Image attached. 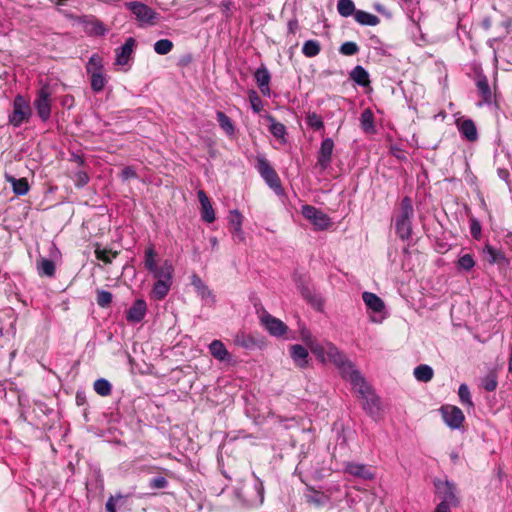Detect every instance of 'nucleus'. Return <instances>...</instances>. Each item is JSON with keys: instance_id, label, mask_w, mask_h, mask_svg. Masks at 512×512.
<instances>
[{"instance_id": "41", "label": "nucleus", "mask_w": 512, "mask_h": 512, "mask_svg": "<svg viewBox=\"0 0 512 512\" xmlns=\"http://www.w3.org/2000/svg\"><path fill=\"white\" fill-rule=\"evenodd\" d=\"M145 268L151 273L152 271H156V252L152 245L146 248L145 250Z\"/></svg>"}, {"instance_id": "3", "label": "nucleus", "mask_w": 512, "mask_h": 512, "mask_svg": "<svg viewBox=\"0 0 512 512\" xmlns=\"http://www.w3.org/2000/svg\"><path fill=\"white\" fill-rule=\"evenodd\" d=\"M434 486L436 495L441 500L439 504H444L449 508L457 507L459 505L460 499L458 497V490L455 483L449 480L437 479L434 481Z\"/></svg>"}, {"instance_id": "4", "label": "nucleus", "mask_w": 512, "mask_h": 512, "mask_svg": "<svg viewBox=\"0 0 512 512\" xmlns=\"http://www.w3.org/2000/svg\"><path fill=\"white\" fill-rule=\"evenodd\" d=\"M257 171L261 175V177L265 180L267 185L273 189V191L277 195L283 194V188L280 182V179L276 173V171L273 169V167L270 165L268 160L263 156L257 157V164H256Z\"/></svg>"}, {"instance_id": "30", "label": "nucleus", "mask_w": 512, "mask_h": 512, "mask_svg": "<svg viewBox=\"0 0 512 512\" xmlns=\"http://www.w3.org/2000/svg\"><path fill=\"white\" fill-rule=\"evenodd\" d=\"M37 269L41 276L52 277L55 274V264L52 260L47 258L37 260Z\"/></svg>"}, {"instance_id": "22", "label": "nucleus", "mask_w": 512, "mask_h": 512, "mask_svg": "<svg viewBox=\"0 0 512 512\" xmlns=\"http://www.w3.org/2000/svg\"><path fill=\"white\" fill-rule=\"evenodd\" d=\"M174 268L170 261L165 260L160 267H156V271H152V275L157 280L172 282Z\"/></svg>"}, {"instance_id": "60", "label": "nucleus", "mask_w": 512, "mask_h": 512, "mask_svg": "<svg viewBox=\"0 0 512 512\" xmlns=\"http://www.w3.org/2000/svg\"><path fill=\"white\" fill-rule=\"evenodd\" d=\"M231 233L233 234L234 237H236L239 241H244L245 240V237H244V232L242 230V227H240V231H236L235 228H231Z\"/></svg>"}, {"instance_id": "32", "label": "nucleus", "mask_w": 512, "mask_h": 512, "mask_svg": "<svg viewBox=\"0 0 512 512\" xmlns=\"http://www.w3.org/2000/svg\"><path fill=\"white\" fill-rule=\"evenodd\" d=\"M266 119L270 122L269 131L271 134L278 139L284 140L286 135V127L284 124L277 122L272 115H267Z\"/></svg>"}, {"instance_id": "57", "label": "nucleus", "mask_w": 512, "mask_h": 512, "mask_svg": "<svg viewBox=\"0 0 512 512\" xmlns=\"http://www.w3.org/2000/svg\"><path fill=\"white\" fill-rule=\"evenodd\" d=\"M122 177L125 180H128L130 178H135L136 177V172H135V170L132 167H129V166L125 167L122 170Z\"/></svg>"}, {"instance_id": "10", "label": "nucleus", "mask_w": 512, "mask_h": 512, "mask_svg": "<svg viewBox=\"0 0 512 512\" xmlns=\"http://www.w3.org/2000/svg\"><path fill=\"white\" fill-rule=\"evenodd\" d=\"M51 91L48 86H43L37 94L34 106L41 120L47 121L51 114Z\"/></svg>"}, {"instance_id": "62", "label": "nucleus", "mask_w": 512, "mask_h": 512, "mask_svg": "<svg viewBox=\"0 0 512 512\" xmlns=\"http://www.w3.org/2000/svg\"><path fill=\"white\" fill-rule=\"evenodd\" d=\"M237 342H238L239 344H241L242 346H244V347H249V344H250V343H252V339H251V338H249L248 340H243V341H241V342L238 340Z\"/></svg>"}, {"instance_id": "5", "label": "nucleus", "mask_w": 512, "mask_h": 512, "mask_svg": "<svg viewBox=\"0 0 512 512\" xmlns=\"http://www.w3.org/2000/svg\"><path fill=\"white\" fill-rule=\"evenodd\" d=\"M255 479L251 491L240 489L237 491V497L248 506H260L264 502V485L263 482L253 473Z\"/></svg>"}, {"instance_id": "43", "label": "nucleus", "mask_w": 512, "mask_h": 512, "mask_svg": "<svg viewBox=\"0 0 512 512\" xmlns=\"http://www.w3.org/2000/svg\"><path fill=\"white\" fill-rule=\"evenodd\" d=\"M306 124L313 130L324 129L322 117L315 112H309L306 116Z\"/></svg>"}, {"instance_id": "42", "label": "nucleus", "mask_w": 512, "mask_h": 512, "mask_svg": "<svg viewBox=\"0 0 512 512\" xmlns=\"http://www.w3.org/2000/svg\"><path fill=\"white\" fill-rule=\"evenodd\" d=\"M103 63L102 58L98 54H93L86 65V70L88 74L99 73L102 72Z\"/></svg>"}, {"instance_id": "6", "label": "nucleus", "mask_w": 512, "mask_h": 512, "mask_svg": "<svg viewBox=\"0 0 512 512\" xmlns=\"http://www.w3.org/2000/svg\"><path fill=\"white\" fill-rule=\"evenodd\" d=\"M31 116L29 103L22 95H17L13 101V111L9 115V123L14 127H19L27 122Z\"/></svg>"}, {"instance_id": "1", "label": "nucleus", "mask_w": 512, "mask_h": 512, "mask_svg": "<svg viewBox=\"0 0 512 512\" xmlns=\"http://www.w3.org/2000/svg\"><path fill=\"white\" fill-rule=\"evenodd\" d=\"M322 362L330 361L337 366L342 377L349 380L352 385L363 386V377L354 364L331 342L323 344V355L317 356Z\"/></svg>"}, {"instance_id": "12", "label": "nucleus", "mask_w": 512, "mask_h": 512, "mask_svg": "<svg viewBox=\"0 0 512 512\" xmlns=\"http://www.w3.org/2000/svg\"><path fill=\"white\" fill-rule=\"evenodd\" d=\"M334 142L331 138H325L320 145L317 156V165L321 170H326L332 162Z\"/></svg>"}, {"instance_id": "56", "label": "nucleus", "mask_w": 512, "mask_h": 512, "mask_svg": "<svg viewBox=\"0 0 512 512\" xmlns=\"http://www.w3.org/2000/svg\"><path fill=\"white\" fill-rule=\"evenodd\" d=\"M119 498H124V496L121 494H117L115 496H111L107 500V502L105 504V508H106L107 512H117L116 504L119 503Z\"/></svg>"}, {"instance_id": "64", "label": "nucleus", "mask_w": 512, "mask_h": 512, "mask_svg": "<svg viewBox=\"0 0 512 512\" xmlns=\"http://www.w3.org/2000/svg\"><path fill=\"white\" fill-rule=\"evenodd\" d=\"M509 372L512 374V352L510 353V357H509Z\"/></svg>"}, {"instance_id": "20", "label": "nucleus", "mask_w": 512, "mask_h": 512, "mask_svg": "<svg viewBox=\"0 0 512 512\" xmlns=\"http://www.w3.org/2000/svg\"><path fill=\"white\" fill-rule=\"evenodd\" d=\"M300 337L302 341L310 348L311 352L316 356L323 355V344L319 343L312 333L305 327L300 329Z\"/></svg>"}, {"instance_id": "52", "label": "nucleus", "mask_w": 512, "mask_h": 512, "mask_svg": "<svg viewBox=\"0 0 512 512\" xmlns=\"http://www.w3.org/2000/svg\"><path fill=\"white\" fill-rule=\"evenodd\" d=\"M482 387L488 392L494 391L497 387L496 376L493 374H489L486 377H484L482 380Z\"/></svg>"}, {"instance_id": "23", "label": "nucleus", "mask_w": 512, "mask_h": 512, "mask_svg": "<svg viewBox=\"0 0 512 512\" xmlns=\"http://www.w3.org/2000/svg\"><path fill=\"white\" fill-rule=\"evenodd\" d=\"M362 299L365 305L371 309L373 312H382L385 308V304L383 300L372 292H364L362 294Z\"/></svg>"}, {"instance_id": "49", "label": "nucleus", "mask_w": 512, "mask_h": 512, "mask_svg": "<svg viewBox=\"0 0 512 512\" xmlns=\"http://www.w3.org/2000/svg\"><path fill=\"white\" fill-rule=\"evenodd\" d=\"M95 256L98 260H101L105 263H111L112 258H115L117 256V252H112L107 249L96 248Z\"/></svg>"}, {"instance_id": "8", "label": "nucleus", "mask_w": 512, "mask_h": 512, "mask_svg": "<svg viewBox=\"0 0 512 512\" xmlns=\"http://www.w3.org/2000/svg\"><path fill=\"white\" fill-rule=\"evenodd\" d=\"M302 215L318 230H325L331 224L330 218L327 214L311 205L302 206Z\"/></svg>"}, {"instance_id": "36", "label": "nucleus", "mask_w": 512, "mask_h": 512, "mask_svg": "<svg viewBox=\"0 0 512 512\" xmlns=\"http://www.w3.org/2000/svg\"><path fill=\"white\" fill-rule=\"evenodd\" d=\"M216 118L219 126L226 132L227 135H233L235 128L231 119L222 111H217Z\"/></svg>"}, {"instance_id": "45", "label": "nucleus", "mask_w": 512, "mask_h": 512, "mask_svg": "<svg viewBox=\"0 0 512 512\" xmlns=\"http://www.w3.org/2000/svg\"><path fill=\"white\" fill-rule=\"evenodd\" d=\"M485 252L489 255V263H500L506 260L504 253L500 250L495 249L492 246L486 245Z\"/></svg>"}, {"instance_id": "59", "label": "nucleus", "mask_w": 512, "mask_h": 512, "mask_svg": "<svg viewBox=\"0 0 512 512\" xmlns=\"http://www.w3.org/2000/svg\"><path fill=\"white\" fill-rule=\"evenodd\" d=\"M298 29V21L296 19H292L288 22V30L290 33L294 34Z\"/></svg>"}, {"instance_id": "33", "label": "nucleus", "mask_w": 512, "mask_h": 512, "mask_svg": "<svg viewBox=\"0 0 512 512\" xmlns=\"http://www.w3.org/2000/svg\"><path fill=\"white\" fill-rule=\"evenodd\" d=\"M433 375V369L426 364H421L414 369V376L420 382H429Z\"/></svg>"}, {"instance_id": "28", "label": "nucleus", "mask_w": 512, "mask_h": 512, "mask_svg": "<svg viewBox=\"0 0 512 512\" xmlns=\"http://www.w3.org/2000/svg\"><path fill=\"white\" fill-rule=\"evenodd\" d=\"M354 18L357 23L364 26H376L380 22V19L376 15L363 10H357Z\"/></svg>"}, {"instance_id": "46", "label": "nucleus", "mask_w": 512, "mask_h": 512, "mask_svg": "<svg viewBox=\"0 0 512 512\" xmlns=\"http://www.w3.org/2000/svg\"><path fill=\"white\" fill-rule=\"evenodd\" d=\"M96 302L101 308L108 307L113 299L112 293L106 290L98 289L96 291Z\"/></svg>"}, {"instance_id": "34", "label": "nucleus", "mask_w": 512, "mask_h": 512, "mask_svg": "<svg viewBox=\"0 0 512 512\" xmlns=\"http://www.w3.org/2000/svg\"><path fill=\"white\" fill-rule=\"evenodd\" d=\"M320 51L321 45L317 40H307L302 46V53L308 58L317 56Z\"/></svg>"}, {"instance_id": "35", "label": "nucleus", "mask_w": 512, "mask_h": 512, "mask_svg": "<svg viewBox=\"0 0 512 512\" xmlns=\"http://www.w3.org/2000/svg\"><path fill=\"white\" fill-rule=\"evenodd\" d=\"M337 11L342 17H349L355 16L357 10L352 0H338Z\"/></svg>"}, {"instance_id": "2", "label": "nucleus", "mask_w": 512, "mask_h": 512, "mask_svg": "<svg viewBox=\"0 0 512 512\" xmlns=\"http://www.w3.org/2000/svg\"><path fill=\"white\" fill-rule=\"evenodd\" d=\"M414 209L409 197H404L400 204V213L396 218V234L402 239L407 240L412 234V223Z\"/></svg>"}, {"instance_id": "44", "label": "nucleus", "mask_w": 512, "mask_h": 512, "mask_svg": "<svg viewBox=\"0 0 512 512\" xmlns=\"http://www.w3.org/2000/svg\"><path fill=\"white\" fill-rule=\"evenodd\" d=\"M173 42L169 39H160L154 43V51L159 55H166L173 49Z\"/></svg>"}, {"instance_id": "51", "label": "nucleus", "mask_w": 512, "mask_h": 512, "mask_svg": "<svg viewBox=\"0 0 512 512\" xmlns=\"http://www.w3.org/2000/svg\"><path fill=\"white\" fill-rule=\"evenodd\" d=\"M243 217L238 210H233L229 215V223L232 228H235L236 231H240V227H242Z\"/></svg>"}, {"instance_id": "24", "label": "nucleus", "mask_w": 512, "mask_h": 512, "mask_svg": "<svg viewBox=\"0 0 512 512\" xmlns=\"http://www.w3.org/2000/svg\"><path fill=\"white\" fill-rule=\"evenodd\" d=\"M291 357L300 368H304L307 365L308 351L305 347L295 344L290 348Z\"/></svg>"}, {"instance_id": "26", "label": "nucleus", "mask_w": 512, "mask_h": 512, "mask_svg": "<svg viewBox=\"0 0 512 512\" xmlns=\"http://www.w3.org/2000/svg\"><path fill=\"white\" fill-rule=\"evenodd\" d=\"M459 131L468 141H475L478 138L477 128L471 119H465L459 124Z\"/></svg>"}, {"instance_id": "25", "label": "nucleus", "mask_w": 512, "mask_h": 512, "mask_svg": "<svg viewBox=\"0 0 512 512\" xmlns=\"http://www.w3.org/2000/svg\"><path fill=\"white\" fill-rule=\"evenodd\" d=\"M5 178L12 185L13 192L16 195L23 196L28 193L29 184L26 178L17 179L8 174L5 175Z\"/></svg>"}, {"instance_id": "7", "label": "nucleus", "mask_w": 512, "mask_h": 512, "mask_svg": "<svg viewBox=\"0 0 512 512\" xmlns=\"http://www.w3.org/2000/svg\"><path fill=\"white\" fill-rule=\"evenodd\" d=\"M363 386L361 385H353V388L361 395L363 398V408L367 411V413L373 417H376L380 413V402L379 398L374 395L371 391L369 385H367L365 379L363 378Z\"/></svg>"}, {"instance_id": "55", "label": "nucleus", "mask_w": 512, "mask_h": 512, "mask_svg": "<svg viewBox=\"0 0 512 512\" xmlns=\"http://www.w3.org/2000/svg\"><path fill=\"white\" fill-rule=\"evenodd\" d=\"M481 224L480 222L473 218L470 220V233L474 239H480L481 237Z\"/></svg>"}, {"instance_id": "63", "label": "nucleus", "mask_w": 512, "mask_h": 512, "mask_svg": "<svg viewBox=\"0 0 512 512\" xmlns=\"http://www.w3.org/2000/svg\"><path fill=\"white\" fill-rule=\"evenodd\" d=\"M482 25H483V27H484L485 29H489V28L491 27V21H490V19H485V20H483Z\"/></svg>"}, {"instance_id": "54", "label": "nucleus", "mask_w": 512, "mask_h": 512, "mask_svg": "<svg viewBox=\"0 0 512 512\" xmlns=\"http://www.w3.org/2000/svg\"><path fill=\"white\" fill-rule=\"evenodd\" d=\"M168 481L165 477L158 476L150 480L149 487L152 489H163L167 487Z\"/></svg>"}, {"instance_id": "18", "label": "nucleus", "mask_w": 512, "mask_h": 512, "mask_svg": "<svg viewBox=\"0 0 512 512\" xmlns=\"http://www.w3.org/2000/svg\"><path fill=\"white\" fill-rule=\"evenodd\" d=\"M476 87L479 96L482 98V102L479 105L491 104L493 101V94L487 77L484 75H479L476 79Z\"/></svg>"}, {"instance_id": "53", "label": "nucleus", "mask_w": 512, "mask_h": 512, "mask_svg": "<svg viewBox=\"0 0 512 512\" xmlns=\"http://www.w3.org/2000/svg\"><path fill=\"white\" fill-rule=\"evenodd\" d=\"M249 99H250L251 107H252L253 111L256 113L260 112L262 110V101H261L260 97L258 96V94L254 90H252L249 93Z\"/></svg>"}, {"instance_id": "50", "label": "nucleus", "mask_w": 512, "mask_h": 512, "mask_svg": "<svg viewBox=\"0 0 512 512\" xmlns=\"http://www.w3.org/2000/svg\"><path fill=\"white\" fill-rule=\"evenodd\" d=\"M358 51H359L358 45L352 41L344 42L339 48V52L346 56H352V55L358 53Z\"/></svg>"}, {"instance_id": "48", "label": "nucleus", "mask_w": 512, "mask_h": 512, "mask_svg": "<svg viewBox=\"0 0 512 512\" xmlns=\"http://www.w3.org/2000/svg\"><path fill=\"white\" fill-rule=\"evenodd\" d=\"M459 268L470 271L475 266L474 258L471 254H464L458 259Z\"/></svg>"}, {"instance_id": "13", "label": "nucleus", "mask_w": 512, "mask_h": 512, "mask_svg": "<svg viewBox=\"0 0 512 512\" xmlns=\"http://www.w3.org/2000/svg\"><path fill=\"white\" fill-rule=\"evenodd\" d=\"M261 323L273 336H282L287 331V326L284 322L266 312L261 316Z\"/></svg>"}, {"instance_id": "17", "label": "nucleus", "mask_w": 512, "mask_h": 512, "mask_svg": "<svg viewBox=\"0 0 512 512\" xmlns=\"http://www.w3.org/2000/svg\"><path fill=\"white\" fill-rule=\"evenodd\" d=\"M345 472L364 480H372L375 476L366 465L355 462H348L345 466Z\"/></svg>"}, {"instance_id": "21", "label": "nucleus", "mask_w": 512, "mask_h": 512, "mask_svg": "<svg viewBox=\"0 0 512 512\" xmlns=\"http://www.w3.org/2000/svg\"><path fill=\"white\" fill-rule=\"evenodd\" d=\"M198 198L202 208V219L207 223H212L215 220V214L205 192L202 190L198 191Z\"/></svg>"}, {"instance_id": "19", "label": "nucleus", "mask_w": 512, "mask_h": 512, "mask_svg": "<svg viewBox=\"0 0 512 512\" xmlns=\"http://www.w3.org/2000/svg\"><path fill=\"white\" fill-rule=\"evenodd\" d=\"M135 46V39L130 37L125 43L116 50V64L117 65H126L133 53V48Z\"/></svg>"}, {"instance_id": "11", "label": "nucleus", "mask_w": 512, "mask_h": 512, "mask_svg": "<svg viewBox=\"0 0 512 512\" xmlns=\"http://www.w3.org/2000/svg\"><path fill=\"white\" fill-rule=\"evenodd\" d=\"M444 422L451 429H459L464 422V414L462 410L456 406L445 405L440 409Z\"/></svg>"}, {"instance_id": "39", "label": "nucleus", "mask_w": 512, "mask_h": 512, "mask_svg": "<svg viewBox=\"0 0 512 512\" xmlns=\"http://www.w3.org/2000/svg\"><path fill=\"white\" fill-rule=\"evenodd\" d=\"M301 294L314 308L321 309L323 302L320 296L314 294L308 287H303Z\"/></svg>"}, {"instance_id": "14", "label": "nucleus", "mask_w": 512, "mask_h": 512, "mask_svg": "<svg viewBox=\"0 0 512 512\" xmlns=\"http://www.w3.org/2000/svg\"><path fill=\"white\" fill-rule=\"evenodd\" d=\"M147 313V304L143 299H137L126 312V320L130 323L141 322Z\"/></svg>"}, {"instance_id": "58", "label": "nucleus", "mask_w": 512, "mask_h": 512, "mask_svg": "<svg viewBox=\"0 0 512 512\" xmlns=\"http://www.w3.org/2000/svg\"><path fill=\"white\" fill-rule=\"evenodd\" d=\"M89 181V178L85 172H78L77 173V183L79 186H84Z\"/></svg>"}, {"instance_id": "31", "label": "nucleus", "mask_w": 512, "mask_h": 512, "mask_svg": "<svg viewBox=\"0 0 512 512\" xmlns=\"http://www.w3.org/2000/svg\"><path fill=\"white\" fill-rule=\"evenodd\" d=\"M171 285H172V282L157 280L152 289V294H153L154 298L157 300L164 299L167 296V294L169 293Z\"/></svg>"}, {"instance_id": "15", "label": "nucleus", "mask_w": 512, "mask_h": 512, "mask_svg": "<svg viewBox=\"0 0 512 512\" xmlns=\"http://www.w3.org/2000/svg\"><path fill=\"white\" fill-rule=\"evenodd\" d=\"M191 284L194 287L197 295L206 303L213 304L215 297L209 287L203 282V280L197 275L191 276Z\"/></svg>"}, {"instance_id": "27", "label": "nucleus", "mask_w": 512, "mask_h": 512, "mask_svg": "<svg viewBox=\"0 0 512 512\" xmlns=\"http://www.w3.org/2000/svg\"><path fill=\"white\" fill-rule=\"evenodd\" d=\"M209 351L219 361L228 360L230 356L225 345L220 340H213L209 345Z\"/></svg>"}, {"instance_id": "29", "label": "nucleus", "mask_w": 512, "mask_h": 512, "mask_svg": "<svg viewBox=\"0 0 512 512\" xmlns=\"http://www.w3.org/2000/svg\"><path fill=\"white\" fill-rule=\"evenodd\" d=\"M350 79L360 86H368L370 84L368 72L360 65L356 66L350 72Z\"/></svg>"}, {"instance_id": "47", "label": "nucleus", "mask_w": 512, "mask_h": 512, "mask_svg": "<svg viewBox=\"0 0 512 512\" xmlns=\"http://www.w3.org/2000/svg\"><path fill=\"white\" fill-rule=\"evenodd\" d=\"M458 395L462 404L467 405L468 407H473L470 390L466 384L460 385Z\"/></svg>"}, {"instance_id": "37", "label": "nucleus", "mask_w": 512, "mask_h": 512, "mask_svg": "<svg viewBox=\"0 0 512 512\" xmlns=\"http://www.w3.org/2000/svg\"><path fill=\"white\" fill-rule=\"evenodd\" d=\"M360 122L365 132L370 133L374 131V115L370 109H365L362 112Z\"/></svg>"}, {"instance_id": "38", "label": "nucleus", "mask_w": 512, "mask_h": 512, "mask_svg": "<svg viewBox=\"0 0 512 512\" xmlns=\"http://www.w3.org/2000/svg\"><path fill=\"white\" fill-rule=\"evenodd\" d=\"M90 76H91V89L95 93L101 92L107 83L106 76L103 74V72H99V73L93 72V74H90Z\"/></svg>"}, {"instance_id": "40", "label": "nucleus", "mask_w": 512, "mask_h": 512, "mask_svg": "<svg viewBox=\"0 0 512 512\" xmlns=\"http://www.w3.org/2000/svg\"><path fill=\"white\" fill-rule=\"evenodd\" d=\"M94 390L100 396H109L112 392V385L108 380L100 378L94 382Z\"/></svg>"}, {"instance_id": "9", "label": "nucleus", "mask_w": 512, "mask_h": 512, "mask_svg": "<svg viewBox=\"0 0 512 512\" xmlns=\"http://www.w3.org/2000/svg\"><path fill=\"white\" fill-rule=\"evenodd\" d=\"M129 10L135 15L136 19L144 24L153 25L158 14L147 5L132 1L127 3Z\"/></svg>"}, {"instance_id": "61", "label": "nucleus", "mask_w": 512, "mask_h": 512, "mask_svg": "<svg viewBox=\"0 0 512 512\" xmlns=\"http://www.w3.org/2000/svg\"><path fill=\"white\" fill-rule=\"evenodd\" d=\"M450 509L444 504H438L434 512H451Z\"/></svg>"}, {"instance_id": "16", "label": "nucleus", "mask_w": 512, "mask_h": 512, "mask_svg": "<svg viewBox=\"0 0 512 512\" xmlns=\"http://www.w3.org/2000/svg\"><path fill=\"white\" fill-rule=\"evenodd\" d=\"M255 81L264 96H270L269 83L271 75L265 65H261L254 73Z\"/></svg>"}]
</instances>
